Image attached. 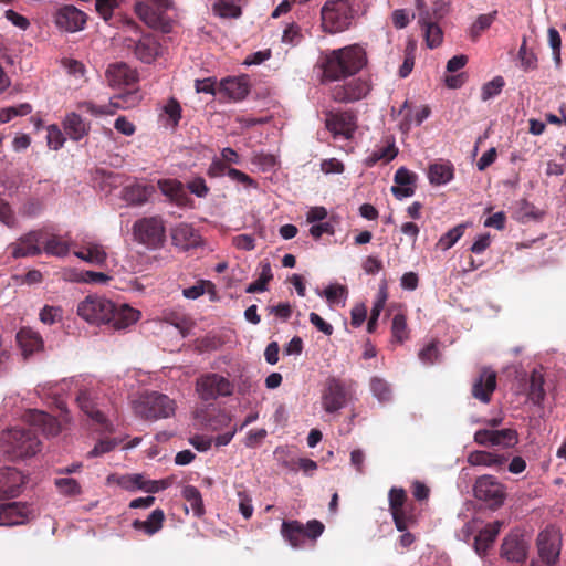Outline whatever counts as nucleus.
<instances>
[{
	"label": "nucleus",
	"instance_id": "nucleus-26",
	"mask_svg": "<svg viewBox=\"0 0 566 566\" xmlns=\"http://www.w3.org/2000/svg\"><path fill=\"white\" fill-rule=\"evenodd\" d=\"M157 186L165 197L179 207H185L190 201L182 182L177 179H159Z\"/></svg>",
	"mask_w": 566,
	"mask_h": 566
},
{
	"label": "nucleus",
	"instance_id": "nucleus-59",
	"mask_svg": "<svg viewBox=\"0 0 566 566\" xmlns=\"http://www.w3.org/2000/svg\"><path fill=\"white\" fill-rule=\"evenodd\" d=\"M77 282L90 283V284H106L111 277L103 272L85 271L82 272L78 277L75 279Z\"/></svg>",
	"mask_w": 566,
	"mask_h": 566
},
{
	"label": "nucleus",
	"instance_id": "nucleus-34",
	"mask_svg": "<svg viewBox=\"0 0 566 566\" xmlns=\"http://www.w3.org/2000/svg\"><path fill=\"white\" fill-rule=\"evenodd\" d=\"M454 177L453 165L449 161H438L429 166L428 179L431 185L442 186L450 182Z\"/></svg>",
	"mask_w": 566,
	"mask_h": 566
},
{
	"label": "nucleus",
	"instance_id": "nucleus-62",
	"mask_svg": "<svg viewBox=\"0 0 566 566\" xmlns=\"http://www.w3.org/2000/svg\"><path fill=\"white\" fill-rule=\"evenodd\" d=\"M437 342H431L424 348L419 352V359L424 365H432L439 357V350L437 347Z\"/></svg>",
	"mask_w": 566,
	"mask_h": 566
},
{
	"label": "nucleus",
	"instance_id": "nucleus-42",
	"mask_svg": "<svg viewBox=\"0 0 566 566\" xmlns=\"http://www.w3.org/2000/svg\"><path fill=\"white\" fill-rule=\"evenodd\" d=\"M182 496L189 503L195 516L200 517L205 513L203 502L199 490L193 485L182 489Z\"/></svg>",
	"mask_w": 566,
	"mask_h": 566
},
{
	"label": "nucleus",
	"instance_id": "nucleus-33",
	"mask_svg": "<svg viewBox=\"0 0 566 566\" xmlns=\"http://www.w3.org/2000/svg\"><path fill=\"white\" fill-rule=\"evenodd\" d=\"M63 128L65 134L74 142L84 138L90 132V124L84 120L78 114L70 113L63 120Z\"/></svg>",
	"mask_w": 566,
	"mask_h": 566
},
{
	"label": "nucleus",
	"instance_id": "nucleus-3",
	"mask_svg": "<svg viewBox=\"0 0 566 566\" xmlns=\"http://www.w3.org/2000/svg\"><path fill=\"white\" fill-rule=\"evenodd\" d=\"M40 446L39 438L27 427L9 429L0 437L1 450L13 459L33 457L40 451Z\"/></svg>",
	"mask_w": 566,
	"mask_h": 566
},
{
	"label": "nucleus",
	"instance_id": "nucleus-35",
	"mask_svg": "<svg viewBox=\"0 0 566 566\" xmlns=\"http://www.w3.org/2000/svg\"><path fill=\"white\" fill-rule=\"evenodd\" d=\"M424 32L427 46L430 49L438 48L443 40V32L438 22L429 21V11L420 14V22H418Z\"/></svg>",
	"mask_w": 566,
	"mask_h": 566
},
{
	"label": "nucleus",
	"instance_id": "nucleus-12",
	"mask_svg": "<svg viewBox=\"0 0 566 566\" xmlns=\"http://www.w3.org/2000/svg\"><path fill=\"white\" fill-rule=\"evenodd\" d=\"M54 23L61 31L74 33L84 29L86 14L74 6H64L54 13Z\"/></svg>",
	"mask_w": 566,
	"mask_h": 566
},
{
	"label": "nucleus",
	"instance_id": "nucleus-63",
	"mask_svg": "<svg viewBox=\"0 0 566 566\" xmlns=\"http://www.w3.org/2000/svg\"><path fill=\"white\" fill-rule=\"evenodd\" d=\"M238 499L240 513L245 520L250 518L254 511L251 496L245 491H238Z\"/></svg>",
	"mask_w": 566,
	"mask_h": 566
},
{
	"label": "nucleus",
	"instance_id": "nucleus-49",
	"mask_svg": "<svg viewBox=\"0 0 566 566\" xmlns=\"http://www.w3.org/2000/svg\"><path fill=\"white\" fill-rule=\"evenodd\" d=\"M32 112V106L29 103H21L17 106H9L0 109V123L4 124L10 122L17 116H25Z\"/></svg>",
	"mask_w": 566,
	"mask_h": 566
},
{
	"label": "nucleus",
	"instance_id": "nucleus-19",
	"mask_svg": "<svg viewBox=\"0 0 566 566\" xmlns=\"http://www.w3.org/2000/svg\"><path fill=\"white\" fill-rule=\"evenodd\" d=\"M370 85L366 80L355 78L334 90L333 96L338 102H355L367 96Z\"/></svg>",
	"mask_w": 566,
	"mask_h": 566
},
{
	"label": "nucleus",
	"instance_id": "nucleus-64",
	"mask_svg": "<svg viewBox=\"0 0 566 566\" xmlns=\"http://www.w3.org/2000/svg\"><path fill=\"white\" fill-rule=\"evenodd\" d=\"M119 4V0H96V10L99 15L107 21L111 19L114 9Z\"/></svg>",
	"mask_w": 566,
	"mask_h": 566
},
{
	"label": "nucleus",
	"instance_id": "nucleus-38",
	"mask_svg": "<svg viewBox=\"0 0 566 566\" xmlns=\"http://www.w3.org/2000/svg\"><path fill=\"white\" fill-rule=\"evenodd\" d=\"M397 154L398 148L395 145V140L388 138L385 145L376 148L368 157H366L365 165L371 167L378 161L389 163L397 156Z\"/></svg>",
	"mask_w": 566,
	"mask_h": 566
},
{
	"label": "nucleus",
	"instance_id": "nucleus-9",
	"mask_svg": "<svg viewBox=\"0 0 566 566\" xmlns=\"http://www.w3.org/2000/svg\"><path fill=\"white\" fill-rule=\"evenodd\" d=\"M349 399V389L345 382L335 377H329L324 384L321 395V403L327 413H336L342 410Z\"/></svg>",
	"mask_w": 566,
	"mask_h": 566
},
{
	"label": "nucleus",
	"instance_id": "nucleus-14",
	"mask_svg": "<svg viewBox=\"0 0 566 566\" xmlns=\"http://www.w3.org/2000/svg\"><path fill=\"white\" fill-rule=\"evenodd\" d=\"M29 426L34 430H41L42 433L49 438L56 437L63 429V423H69L70 418L65 413L62 421H57L44 411L32 410L28 415Z\"/></svg>",
	"mask_w": 566,
	"mask_h": 566
},
{
	"label": "nucleus",
	"instance_id": "nucleus-40",
	"mask_svg": "<svg viewBox=\"0 0 566 566\" xmlns=\"http://www.w3.org/2000/svg\"><path fill=\"white\" fill-rule=\"evenodd\" d=\"M504 461V457L488 451H473L468 455V462L473 467H501Z\"/></svg>",
	"mask_w": 566,
	"mask_h": 566
},
{
	"label": "nucleus",
	"instance_id": "nucleus-17",
	"mask_svg": "<svg viewBox=\"0 0 566 566\" xmlns=\"http://www.w3.org/2000/svg\"><path fill=\"white\" fill-rule=\"evenodd\" d=\"M32 510L24 503L12 502L0 506V526H14L29 521Z\"/></svg>",
	"mask_w": 566,
	"mask_h": 566
},
{
	"label": "nucleus",
	"instance_id": "nucleus-55",
	"mask_svg": "<svg viewBox=\"0 0 566 566\" xmlns=\"http://www.w3.org/2000/svg\"><path fill=\"white\" fill-rule=\"evenodd\" d=\"M46 143L49 148L59 150L65 143V137L62 130L56 125L46 127Z\"/></svg>",
	"mask_w": 566,
	"mask_h": 566
},
{
	"label": "nucleus",
	"instance_id": "nucleus-1",
	"mask_svg": "<svg viewBox=\"0 0 566 566\" xmlns=\"http://www.w3.org/2000/svg\"><path fill=\"white\" fill-rule=\"evenodd\" d=\"M74 391L75 399L80 409L99 424L105 431H113V424L107 420L102 411L96 409L95 401L98 399L97 386L94 381L85 378L63 379L59 382H45L39 386V395H45L54 398L57 408L65 410L64 402L59 396L62 392Z\"/></svg>",
	"mask_w": 566,
	"mask_h": 566
},
{
	"label": "nucleus",
	"instance_id": "nucleus-18",
	"mask_svg": "<svg viewBox=\"0 0 566 566\" xmlns=\"http://www.w3.org/2000/svg\"><path fill=\"white\" fill-rule=\"evenodd\" d=\"M326 127L334 137L348 139L356 130V118L348 112L332 114L326 119Z\"/></svg>",
	"mask_w": 566,
	"mask_h": 566
},
{
	"label": "nucleus",
	"instance_id": "nucleus-6",
	"mask_svg": "<svg viewBox=\"0 0 566 566\" xmlns=\"http://www.w3.org/2000/svg\"><path fill=\"white\" fill-rule=\"evenodd\" d=\"M322 27L329 33L347 30L354 19V10L348 0H327L321 10Z\"/></svg>",
	"mask_w": 566,
	"mask_h": 566
},
{
	"label": "nucleus",
	"instance_id": "nucleus-10",
	"mask_svg": "<svg viewBox=\"0 0 566 566\" xmlns=\"http://www.w3.org/2000/svg\"><path fill=\"white\" fill-rule=\"evenodd\" d=\"M474 495L491 509L501 506L505 499V488L492 475H482L474 483Z\"/></svg>",
	"mask_w": 566,
	"mask_h": 566
},
{
	"label": "nucleus",
	"instance_id": "nucleus-27",
	"mask_svg": "<svg viewBox=\"0 0 566 566\" xmlns=\"http://www.w3.org/2000/svg\"><path fill=\"white\" fill-rule=\"evenodd\" d=\"M154 191L153 186L133 182L122 189V199L130 206H143L148 202Z\"/></svg>",
	"mask_w": 566,
	"mask_h": 566
},
{
	"label": "nucleus",
	"instance_id": "nucleus-4",
	"mask_svg": "<svg viewBox=\"0 0 566 566\" xmlns=\"http://www.w3.org/2000/svg\"><path fill=\"white\" fill-rule=\"evenodd\" d=\"M136 415L147 420L167 419L175 415L176 401L157 391L140 395L133 401Z\"/></svg>",
	"mask_w": 566,
	"mask_h": 566
},
{
	"label": "nucleus",
	"instance_id": "nucleus-53",
	"mask_svg": "<svg viewBox=\"0 0 566 566\" xmlns=\"http://www.w3.org/2000/svg\"><path fill=\"white\" fill-rule=\"evenodd\" d=\"M504 84L505 83L502 76H495L493 80L485 83L481 88L482 101L485 102L497 96L502 92Z\"/></svg>",
	"mask_w": 566,
	"mask_h": 566
},
{
	"label": "nucleus",
	"instance_id": "nucleus-29",
	"mask_svg": "<svg viewBox=\"0 0 566 566\" xmlns=\"http://www.w3.org/2000/svg\"><path fill=\"white\" fill-rule=\"evenodd\" d=\"M171 239L174 244L182 250L195 248L200 243V235L187 223L176 226L171 230Z\"/></svg>",
	"mask_w": 566,
	"mask_h": 566
},
{
	"label": "nucleus",
	"instance_id": "nucleus-21",
	"mask_svg": "<svg viewBox=\"0 0 566 566\" xmlns=\"http://www.w3.org/2000/svg\"><path fill=\"white\" fill-rule=\"evenodd\" d=\"M248 93L249 81L244 76L224 78L218 86V95L234 102L243 99Z\"/></svg>",
	"mask_w": 566,
	"mask_h": 566
},
{
	"label": "nucleus",
	"instance_id": "nucleus-43",
	"mask_svg": "<svg viewBox=\"0 0 566 566\" xmlns=\"http://www.w3.org/2000/svg\"><path fill=\"white\" fill-rule=\"evenodd\" d=\"M213 12L221 18H238L241 14L239 0H218L213 4Z\"/></svg>",
	"mask_w": 566,
	"mask_h": 566
},
{
	"label": "nucleus",
	"instance_id": "nucleus-16",
	"mask_svg": "<svg viewBox=\"0 0 566 566\" xmlns=\"http://www.w3.org/2000/svg\"><path fill=\"white\" fill-rule=\"evenodd\" d=\"M142 317L139 310L132 307L127 303H114V311L107 325L117 331L127 329L136 324Z\"/></svg>",
	"mask_w": 566,
	"mask_h": 566
},
{
	"label": "nucleus",
	"instance_id": "nucleus-57",
	"mask_svg": "<svg viewBox=\"0 0 566 566\" xmlns=\"http://www.w3.org/2000/svg\"><path fill=\"white\" fill-rule=\"evenodd\" d=\"M119 441L117 439H102L87 453V458H97L114 450Z\"/></svg>",
	"mask_w": 566,
	"mask_h": 566
},
{
	"label": "nucleus",
	"instance_id": "nucleus-44",
	"mask_svg": "<svg viewBox=\"0 0 566 566\" xmlns=\"http://www.w3.org/2000/svg\"><path fill=\"white\" fill-rule=\"evenodd\" d=\"M370 390L379 402H387L391 399V388L389 384L380 377H373L370 379Z\"/></svg>",
	"mask_w": 566,
	"mask_h": 566
},
{
	"label": "nucleus",
	"instance_id": "nucleus-31",
	"mask_svg": "<svg viewBox=\"0 0 566 566\" xmlns=\"http://www.w3.org/2000/svg\"><path fill=\"white\" fill-rule=\"evenodd\" d=\"M134 53L142 62L151 63L160 54V45L153 35L147 34L135 43Z\"/></svg>",
	"mask_w": 566,
	"mask_h": 566
},
{
	"label": "nucleus",
	"instance_id": "nucleus-30",
	"mask_svg": "<svg viewBox=\"0 0 566 566\" xmlns=\"http://www.w3.org/2000/svg\"><path fill=\"white\" fill-rule=\"evenodd\" d=\"M17 342L24 357H28L43 348V339L39 332L23 327L17 334Z\"/></svg>",
	"mask_w": 566,
	"mask_h": 566
},
{
	"label": "nucleus",
	"instance_id": "nucleus-45",
	"mask_svg": "<svg viewBox=\"0 0 566 566\" xmlns=\"http://www.w3.org/2000/svg\"><path fill=\"white\" fill-rule=\"evenodd\" d=\"M54 485L61 494L66 496H75L82 493L81 484L73 478L55 479Z\"/></svg>",
	"mask_w": 566,
	"mask_h": 566
},
{
	"label": "nucleus",
	"instance_id": "nucleus-24",
	"mask_svg": "<svg viewBox=\"0 0 566 566\" xmlns=\"http://www.w3.org/2000/svg\"><path fill=\"white\" fill-rule=\"evenodd\" d=\"M41 232L31 231L22 235L15 243L11 244L14 258L34 256L42 252L40 247Z\"/></svg>",
	"mask_w": 566,
	"mask_h": 566
},
{
	"label": "nucleus",
	"instance_id": "nucleus-51",
	"mask_svg": "<svg viewBox=\"0 0 566 566\" xmlns=\"http://www.w3.org/2000/svg\"><path fill=\"white\" fill-rule=\"evenodd\" d=\"M464 224H459L452 229H450L447 233H444L438 241V247L446 251L452 248L463 235L464 233Z\"/></svg>",
	"mask_w": 566,
	"mask_h": 566
},
{
	"label": "nucleus",
	"instance_id": "nucleus-20",
	"mask_svg": "<svg viewBox=\"0 0 566 566\" xmlns=\"http://www.w3.org/2000/svg\"><path fill=\"white\" fill-rule=\"evenodd\" d=\"M395 185L391 187L392 195L398 199L412 197L416 190L417 175L406 167L397 169L394 177Z\"/></svg>",
	"mask_w": 566,
	"mask_h": 566
},
{
	"label": "nucleus",
	"instance_id": "nucleus-47",
	"mask_svg": "<svg viewBox=\"0 0 566 566\" xmlns=\"http://www.w3.org/2000/svg\"><path fill=\"white\" fill-rule=\"evenodd\" d=\"M43 250L46 254L62 258L69 254L70 244L59 237H52L46 240Z\"/></svg>",
	"mask_w": 566,
	"mask_h": 566
},
{
	"label": "nucleus",
	"instance_id": "nucleus-39",
	"mask_svg": "<svg viewBox=\"0 0 566 566\" xmlns=\"http://www.w3.org/2000/svg\"><path fill=\"white\" fill-rule=\"evenodd\" d=\"M165 520L164 511L160 509L154 510L147 520L139 521L136 520L133 523L134 528L140 530L147 535L151 536L156 534L163 527V523Z\"/></svg>",
	"mask_w": 566,
	"mask_h": 566
},
{
	"label": "nucleus",
	"instance_id": "nucleus-41",
	"mask_svg": "<svg viewBox=\"0 0 566 566\" xmlns=\"http://www.w3.org/2000/svg\"><path fill=\"white\" fill-rule=\"evenodd\" d=\"M316 294L318 296H324L331 306L338 304L345 306L348 292L344 285L335 283L329 284L324 291L316 289Z\"/></svg>",
	"mask_w": 566,
	"mask_h": 566
},
{
	"label": "nucleus",
	"instance_id": "nucleus-56",
	"mask_svg": "<svg viewBox=\"0 0 566 566\" xmlns=\"http://www.w3.org/2000/svg\"><path fill=\"white\" fill-rule=\"evenodd\" d=\"M164 114L167 116L169 125L176 127L181 118V106L177 99L170 98L163 107Z\"/></svg>",
	"mask_w": 566,
	"mask_h": 566
},
{
	"label": "nucleus",
	"instance_id": "nucleus-48",
	"mask_svg": "<svg viewBox=\"0 0 566 566\" xmlns=\"http://www.w3.org/2000/svg\"><path fill=\"white\" fill-rule=\"evenodd\" d=\"M517 443V433L513 429L493 430V446L511 448Z\"/></svg>",
	"mask_w": 566,
	"mask_h": 566
},
{
	"label": "nucleus",
	"instance_id": "nucleus-36",
	"mask_svg": "<svg viewBox=\"0 0 566 566\" xmlns=\"http://www.w3.org/2000/svg\"><path fill=\"white\" fill-rule=\"evenodd\" d=\"M74 255L87 263L101 265L106 260V252L102 244L88 241L84 242L83 249L75 251Z\"/></svg>",
	"mask_w": 566,
	"mask_h": 566
},
{
	"label": "nucleus",
	"instance_id": "nucleus-13",
	"mask_svg": "<svg viewBox=\"0 0 566 566\" xmlns=\"http://www.w3.org/2000/svg\"><path fill=\"white\" fill-rule=\"evenodd\" d=\"M528 548L530 537L516 531L504 538L501 554L510 562L521 563L525 560Z\"/></svg>",
	"mask_w": 566,
	"mask_h": 566
},
{
	"label": "nucleus",
	"instance_id": "nucleus-50",
	"mask_svg": "<svg viewBox=\"0 0 566 566\" xmlns=\"http://www.w3.org/2000/svg\"><path fill=\"white\" fill-rule=\"evenodd\" d=\"M272 279V270L270 263L262 264V270L259 279L249 284L245 289L247 293L264 292L266 290L268 282Z\"/></svg>",
	"mask_w": 566,
	"mask_h": 566
},
{
	"label": "nucleus",
	"instance_id": "nucleus-60",
	"mask_svg": "<svg viewBox=\"0 0 566 566\" xmlns=\"http://www.w3.org/2000/svg\"><path fill=\"white\" fill-rule=\"evenodd\" d=\"M231 421H232V416L226 410H220V411H218V413L216 416H213L209 420V427L211 430L218 431V430H222L224 428L230 427Z\"/></svg>",
	"mask_w": 566,
	"mask_h": 566
},
{
	"label": "nucleus",
	"instance_id": "nucleus-46",
	"mask_svg": "<svg viewBox=\"0 0 566 566\" xmlns=\"http://www.w3.org/2000/svg\"><path fill=\"white\" fill-rule=\"evenodd\" d=\"M391 334L394 342L403 343L409 337L407 321L403 314H396L392 318Z\"/></svg>",
	"mask_w": 566,
	"mask_h": 566
},
{
	"label": "nucleus",
	"instance_id": "nucleus-52",
	"mask_svg": "<svg viewBox=\"0 0 566 566\" xmlns=\"http://www.w3.org/2000/svg\"><path fill=\"white\" fill-rule=\"evenodd\" d=\"M62 318L63 310L60 306L44 305L39 313V319L44 325H53Z\"/></svg>",
	"mask_w": 566,
	"mask_h": 566
},
{
	"label": "nucleus",
	"instance_id": "nucleus-11",
	"mask_svg": "<svg viewBox=\"0 0 566 566\" xmlns=\"http://www.w3.org/2000/svg\"><path fill=\"white\" fill-rule=\"evenodd\" d=\"M140 101L137 92H127L111 98L108 104L95 105L92 102H84L80 105L82 109L93 116L113 115L118 108H129L136 106Z\"/></svg>",
	"mask_w": 566,
	"mask_h": 566
},
{
	"label": "nucleus",
	"instance_id": "nucleus-5",
	"mask_svg": "<svg viewBox=\"0 0 566 566\" xmlns=\"http://www.w3.org/2000/svg\"><path fill=\"white\" fill-rule=\"evenodd\" d=\"M113 311L114 302L96 294L87 295L76 305L77 316L93 326L107 325Z\"/></svg>",
	"mask_w": 566,
	"mask_h": 566
},
{
	"label": "nucleus",
	"instance_id": "nucleus-23",
	"mask_svg": "<svg viewBox=\"0 0 566 566\" xmlns=\"http://www.w3.org/2000/svg\"><path fill=\"white\" fill-rule=\"evenodd\" d=\"M538 553L541 558L547 564H554L560 552V542L558 535L554 532L545 531L538 535Z\"/></svg>",
	"mask_w": 566,
	"mask_h": 566
},
{
	"label": "nucleus",
	"instance_id": "nucleus-25",
	"mask_svg": "<svg viewBox=\"0 0 566 566\" xmlns=\"http://www.w3.org/2000/svg\"><path fill=\"white\" fill-rule=\"evenodd\" d=\"M106 80L112 87H122L134 84L137 75L127 64L115 63L108 66Z\"/></svg>",
	"mask_w": 566,
	"mask_h": 566
},
{
	"label": "nucleus",
	"instance_id": "nucleus-61",
	"mask_svg": "<svg viewBox=\"0 0 566 566\" xmlns=\"http://www.w3.org/2000/svg\"><path fill=\"white\" fill-rule=\"evenodd\" d=\"M449 0H436L431 8H429V21L438 22L448 12Z\"/></svg>",
	"mask_w": 566,
	"mask_h": 566
},
{
	"label": "nucleus",
	"instance_id": "nucleus-7",
	"mask_svg": "<svg viewBox=\"0 0 566 566\" xmlns=\"http://www.w3.org/2000/svg\"><path fill=\"white\" fill-rule=\"evenodd\" d=\"M196 392L202 401L230 397L234 392V382L218 373H206L196 380Z\"/></svg>",
	"mask_w": 566,
	"mask_h": 566
},
{
	"label": "nucleus",
	"instance_id": "nucleus-22",
	"mask_svg": "<svg viewBox=\"0 0 566 566\" xmlns=\"http://www.w3.org/2000/svg\"><path fill=\"white\" fill-rule=\"evenodd\" d=\"M496 388V374L490 368L481 370L479 377L474 380L472 386V395L475 399L483 403H488L491 399L492 392Z\"/></svg>",
	"mask_w": 566,
	"mask_h": 566
},
{
	"label": "nucleus",
	"instance_id": "nucleus-37",
	"mask_svg": "<svg viewBox=\"0 0 566 566\" xmlns=\"http://www.w3.org/2000/svg\"><path fill=\"white\" fill-rule=\"evenodd\" d=\"M502 526V522H494L492 524L486 525L480 533L475 536L474 539V548L479 555L485 553V551L490 547V545L494 542Z\"/></svg>",
	"mask_w": 566,
	"mask_h": 566
},
{
	"label": "nucleus",
	"instance_id": "nucleus-32",
	"mask_svg": "<svg viewBox=\"0 0 566 566\" xmlns=\"http://www.w3.org/2000/svg\"><path fill=\"white\" fill-rule=\"evenodd\" d=\"M282 536L293 548H302L307 541L304 525L297 521L283 522Z\"/></svg>",
	"mask_w": 566,
	"mask_h": 566
},
{
	"label": "nucleus",
	"instance_id": "nucleus-54",
	"mask_svg": "<svg viewBox=\"0 0 566 566\" xmlns=\"http://www.w3.org/2000/svg\"><path fill=\"white\" fill-rule=\"evenodd\" d=\"M63 66L66 73L75 80L74 86H81V84L84 82V65L76 60H65L63 61Z\"/></svg>",
	"mask_w": 566,
	"mask_h": 566
},
{
	"label": "nucleus",
	"instance_id": "nucleus-28",
	"mask_svg": "<svg viewBox=\"0 0 566 566\" xmlns=\"http://www.w3.org/2000/svg\"><path fill=\"white\" fill-rule=\"evenodd\" d=\"M24 483V476L12 468L0 469V497L15 496Z\"/></svg>",
	"mask_w": 566,
	"mask_h": 566
},
{
	"label": "nucleus",
	"instance_id": "nucleus-58",
	"mask_svg": "<svg viewBox=\"0 0 566 566\" xmlns=\"http://www.w3.org/2000/svg\"><path fill=\"white\" fill-rule=\"evenodd\" d=\"M496 11L489 13V14H481L478 17L475 22L473 23L471 28V35L473 38H478L482 31L490 28V25L495 20Z\"/></svg>",
	"mask_w": 566,
	"mask_h": 566
},
{
	"label": "nucleus",
	"instance_id": "nucleus-15",
	"mask_svg": "<svg viewBox=\"0 0 566 566\" xmlns=\"http://www.w3.org/2000/svg\"><path fill=\"white\" fill-rule=\"evenodd\" d=\"M171 6L170 0H147L136 4V13L149 27L159 28L163 24L164 12Z\"/></svg>",
	"mask_w": 566,
	"mask_h": 566
},
{
	"label": "nucleus",
	"instance_id": "nucleus-2",
	"mask_svg": "<svg viewBox=\"0 0 566 566\" xmlns=\"http://www.w3.org/2000/svg\"><path fill=\"white\" fill-rule=\"evenodd\" d=\"M366 53L360 45L353 44L328 52L324 61V77L338 81L359 72L366 64Z\"/></svg>",
	"mask_w": 566,
	"mask_h": 566
},
{
	"label": "nucleus",
	"instance_id": "nucleus-8",
	"mask_svg": "<svg viewBox=\"0 0 566 566\" xmlns=\"http://www.w3.org/2000/svg\"><path fill=\"white\" fill-rule=\"evenodd\" d=\"M165 232L164 220L158 216L142 218L133 226L135 240L149 249H157L164 243Z\"/></svg>",
	"mask_w": 566,
	"mask_h": 566
}]
</instances>
